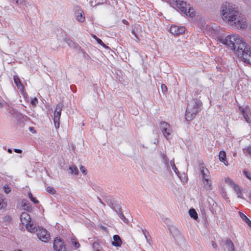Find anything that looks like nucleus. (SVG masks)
Returning a JSON list of instances; mask_svg holds the SVG:
<instances>
[{
    "label": "nucleus",
    "instance_id": "f257e3e1",
    "mask_svg": "<svg viewBox=\"0 0 251 251\" xmlns=\"http://www.w3.org/2000/svg\"><path fill=\"white\" fill-rule=\"evenodd\" d=\"M223 20L228 25L232 21L237 20L239 15L238 8L234 4L226 2H224L221 8Z\"/></svg>",
    "mask_w": 251,
    "mask_h": 251
},
{
    "label": "nucleus",
    "instance_id": "f03ea898",
    "mask_svg": "<svg viewBox=\"0 0 251 251\" xmlns=\"http://www.w3.org/2000/svg\"><path fill=\"white\" fill-rule=\"evenodd\" d=\"M221 42L227 48L231 49L235 54V52H237V50L245 48L246 44L243 39L238 34L227 35L225 38L221 39Z\"/></svg>",
    "mask_w": 251,
    "mask_h": 251
},
{
    "label": "nucleus",
    "instance_id": "7ed1b4c3",
    "mask_svg": "<svg viewBox=\"0 0 251 251\" xmlns=\"http://www.w3.org/2000/svg\"><path fill=\"white\" fill-rule=\"evenodd\" d=\"M201 106V102L198 100L192 99L188 101L185 112V118L191 121L197 115Z\"/></svg>",
    "mask_w": 251,
    "mask_h": 251
},
{
    "label": "nucleus",
    "instance_id": "20e7f679",
    "mask_svg": "<svg viewBox=\"0 0 251 251\" xmlns=\"http://www.w3.org/2000/svg\"><path fill=\"white\" fill-rule=\"evenodd\" d=\"M21 222L25 226L26 230L31 232H35V225L31 221V218L29 214L26 212L22 213L20 217Z\"/></svg>",
    "mask_w": 251,
    "mask_h": 251
},
{
    "label": "nucleus",
    "instance_id": "39448f33",
    "mask_svg": "<svg viewBox=\"0 0 251 251\" xmlns=\"http://www.w3.org/2000/svg\"><path fill=\"white\" fill-rule=\"evenodd\" d=\"M235 54L244 62L246 63L251 64V50L247 47L245 44V48L240 50H237Z\"/></svg>",
    "mask_w": 251,
    "mask_h": 251
},
{
    "label": "nucleus",
    "instance_id": "423d86ee",
    "mask_svg": "<svg viewBox=\"0 0 251 251\" xmlns=\"http://www.w3.org/2000/svg\"><path fill=\"white\" fill-rule=\"evenodd\" d=\"M237 17V20L232 21L229 25L232 26L237 29H245L248 26L247 20L244 18Z\"/></svg>",
    "mask_w": 251,
    "mask_h": 251
},
{
    "label": "nucleus",
    "instance_id": "0eeeda50",
    "mask_svg": "<svg viewBox=\"0 0 251 251\" xmlns=\"http://www.w3.org/2000/svg\"><path fill=\"white\" fill-rule=\"evenodd\" d=\"M35 232L39 240L44 242H48L50 239V234L48 231L43 228H35Z\"/></svg>",
    "mask_w": 251,
    "mask_h": 251
},
{
    "label": "nucleus",
    "instance_id": "6e6552de",
    "mask_svg": "<svg viewBox=\"0 0 251 251\" xmlns=\"http://www.w3.org/2000/svg\"><path fill=\"white\" fill-rule=\"evenodd\" d=\"M224 181L226 184L230 186V187L234 189L238 198H243L242 191L240 189V187L237 184H236L231 178L228 177H226L224 179Z\"/></svg>",
    "mask_w": 251,
    "mask_h": 251
},
{
    "label": "nucleus",
    "instance_id": "1a4fd4ad",
    "mask_svg": "<svg viewBox=\"0 0 251 251\" xmlns=\"http://www.w3.org/2000/svg\"><path fill=\"white\" fill-rule=\"evenodd\" d=\"M171 3L173 6H175L184 13H186V10L189 5L182 0H172Z\"/></svg>",
    "mask_w": 251,
    "mask_h": 251
},
{
    "label": "nucleus",
    "instance_id": "9d476101",
    "mask_svg": "<svg viewBox=\"0 0 251 251\" xmlns=\"http://www.w3.org/2000/svg\"><path fill=\"white\" fill-rule=\"evenodd\" d=\"M62 111V106L58 104L55 109L54 113L53 121L55 128L56 129L59 127V120Z\"/></svg>",
    "mask_w": 251,
    "mask_h": 251
},
{
    "label": "nucleus",
    "instance_id": "9b49d317",
    "mask_svg": "<svg viewBox=\"0 0 251 251\" xmlns=\"http://www.w3.org/2000/svg\"><path fill=\"white\" fill-rule=\"evenodd\" d=\"M53 248L56 251H66L64 242L60 238H56L53 243Z\"/></svg>",
    "mask_w": 251,
    "mask_h": 251
},
{
    "label": "nucleus",
    "instance_id": "f8f14e48",
    "mask_svg": "<svg viewBox=\"0 0 251 251\" xmlns=\"http://www.w3.org/2000/svg\"><path fill=\"white\" fill-rule=\"evenodd\" d=\"M161 130L164 136L168 138L172 132V129L170 126L165 122H161Z\"/></svg>",
    "mask_w": 251,
    "mask_h": 251
},
{
    "label": "nucleus",
    "instance_id": "ddd939ff",
    "mask_svg": "<svg viewBox=\"0 0 251 251\" xmlns=\"http://www.w3.org/2000/svg\"><path fill=\"white\" fill-rule=\"evenodd\" d=\"M170 232L175 239L176 240V242L178 244V240L184 242V240L183 238L180 234V232L175 227H172L170 228Z\"/></svg>",
    "mask_w": 251,
    "mask_h": 251
},
{
    "label": "nucleus",
    "instance_id": "4468645a",
    "mask_svg": "<svg viewBox=\"0 0 251 251\" xmlns=\"http://www.w3.org/2000/svg\"><path fill=\"white\" fill-rule=\"evenodd\" d=\"M170 32L174 35H179L185 32L184 28L178 27L176 25H172L170 29Z\"/></svg>",
    "mask_w": 251,
    "mask_h": 251
},
{
    "label": "nucleus",
    "instance_id": "2eb2a0df",
    "mask_svg": "<svg viewBox=\"0 0 251 251\" xmlns=\"http://www.w3.org/2000/svg\"><path fill=\"white\" fill-rule=\"evenodd\" d=\"M240 109L241 111L242 112L244 117L245 120L249 123H251V120L250 119V117L251 115V113L250 111L248 109H243V108L240 107Z\"/></svg>",
    "mask_w": 251,
    "mask_h": 251
},
{
    "label": "nucleus",
    "instance_id": "dca6fc26",
    "mask_svg": "<svg viewBox=\"0 0 251 251\" xmlns=\"http://www.w3.org/2000/svg\"><path fill=\"white\" fill-rule=\"evenodd\" d=\"M14 83L17 86L18 89L22 92L23 93L24 91V88L19 77L17 75L14 76Z\"/></svg>",
    "mask_w": 251,
    "mask_h": 251
},
{
    "label": "nucleus",
    "instance_id": "f3484780",
    "mask_svg": "<svg viewBox=\"0 0 251 251\" xmlns=\"http://www.w3.org/2000/svg\"><path fill=\"white\" fill-rule=\"evenodd\" d=\"M224 246L228 251H235L233 243L230 239L226 240Z\"/></svg>",
    "mask_w": 251,
    "mask_h": 251
},
{
    "label": "nucleus",
    "instance_id": "a211bd4d",
    "mask_svg": "<svg viewBox=\"0 0 251 251\" xmlns=\"http://www.w3.org/2000/svg\"><path fill=\"white\" fill-rule=\"evenodd\" d=\"M76 20L79 22H83L85 20V17L83 15V12L82 10H78L75 13Z\"/></svg>",
    "mask_w": 251,
    "mask_h": 251
},
{
    "label": "nucleus",
    "instance_id": "6ab92c4d",
    "mask_svg": "<svg viewBox=\"0 0 251 251\" xmlns=\"http://www.w3.org/2000/svg\"><path fill=\"white\" fill-rule=\"evenodd\" d=\"M113 241L112 242V245L115 247H120L122 244V240L118 235H115L113 237Z\"/></svg>",
    "mask_w": 251,
    "mask_h": 251
},
{
    "label": "nucleus",
    "instance_id": "aec40b11",
    "mask_svg": "<svg viewBox=\"0 0 251 251\" xmlns=\"http://www.w3.org/2000/svg\"><path fill=\"white\" fill-rule=\"evenodd\" d=\"M201 173L202 174V179L203 182L205 187L208 188L210 187V182L209 181L208 176H206L204 174V171L203 169L201 170Z\"/></svg>",
    "mask_w": 251,
    "mask_h": 251
},
{
    "label": "nucleus",
    "instance_id": "412c9836",
    "mask_svg": "<svg viewBox=\"0 0 251 251\" xmlns=\"http://www.w3.org/2000/svg\"><path fill=\"white\" fill-rule=\"evenodd\" d=\"M7 204V200L3 196L0 195V210L4 209Z\"/></svg>",
    "mask_w": 251,
    "mask_h": 251
},
{
    "label": "nucleus",
    "instance_id": "4be33fe9",
    "mask_svg": "<svg viewBox=\"0 0 251 251\" xmlns=\"http://www.w3.org/2000/svg\"><path fill=\"white\" fill-rule=\"evenodd\" d=\"M221 162H222L225 166L228 165V162L226 158V153L224 151H221Z\"/></svg>",
    "mask_w": 251,
    "mask_h": 251
},
{
    "label": "nucleus",
    "instance_id": "5701e85b",
    "mask_svg": "<svg viewBox=\"0 0 251 251\" xmlns=\"http://www.w3.org/2000/svg\"><path fill=\"white\" fill-rule=\"evenodd\" d=\"M184 14L190 17H193L195 15V11L193 8L190 7V5H189L186 10V13Z\"/></svg>",
    "mask_w": 251,
    "mask_h": 251
},
{
    "label": "nucleus",
    "instance_id": "b1692460",
    "mask_svg": "<svg viewBox=\"0 0 251 251\" xmlns=\"http://www.w3.org/2000/svg\"><path fill=\"white\" fill-rule=\"evenodd\" d=\"M189 214L190 216L194 220H197L198 218V214L196 211L193 208L190 209L189 210Z\"/></svg>",
    "mask_w": 251,
    "mask_h": 251
},
{
    "label": "nucleus",
    "instance_id": "393cba45",
    "mask_svg": "<svg viewBox=\"0 0 251 251\" xmlns=\"http://www.w3.org/2000/svg\"><path fill=\"white\" fill-rule=\"evenodd\" d=\"M93 248L94 251H104L98 242H94L93 244Z\"/></svg>",
    "mask_w": 251,
    "mask_h": 251
},
{
    "label": "nucleus",
    "instance_id": "a878e982",
    "mask_svg": "<svg viewBox=\"0 0 251 251\" xmlns=\"http://www.w3.org/2000/svg\"><path fill=\"white\" fill-rule=\"evenodd\" d=\"M69 170L70 171V173L74 175H76L78 174V170L77 167L75 166H70L69 167Z\"/></svg>",
    "mask_w": 251,
    "mask_h": 251
},
{
    "label": "nucleus",
    "instance_id": "bb28decb",
    "mask_svg": "<svg viewBox=\"0 0 251 251\" xmlns=\"http://www.w3.org/2000/svg\"><path fill=\"white\" fill-rule=\"evenodd\" d=\"M13 2L17 5H24L25 7H27L28 3L26 2L25 0H12Z\"/></svg>",
    "mask_w": 251,
    "mask_h": 251
},
{
    "label": "nucleus",
    "instance_id": "cd10ccee",
    "mask_svg": "<svg viewBox=\"0 0 251 251\" xmlns=\"http://www.w3.org/2000/svg\"><path fill=\"white\" fill-rule=\"evenodd\" d=\"M72 244L75 249H77L80 247L79 243L75 239L71 240Z\"/></svg>",
    "mask_w": 251,
    "mask_h": 251
},
{
    "label": "nucleus",
    "instance_id": "c85d7f7f",
    "mask_svg": "<svg viewBox=\"0 0 251 251\" xmlns=\"http://www.w3.org/2000/svg\"><path fill=\"white\" fill-rule=\"evenodd\" d=\"M47 192L50 194L53 195L56 193V190L52 187L48 186L46 189Z\"/></svg>",
    "mask_w": 251,
    "mask_h": 251
},
{
    "label": "nucleus",
    "instance_id": "c756f323",
    "mask_svg": "<svg viewBox=\"0 0 251 251\" xmlns=\"http://www.w3.org/2000/svg\"><path fill=\"white\" fill-rule=\"evenodd\" d=\"M170 164L172 166V169L174 171V172L177 174L178 173V170L176 168L175 164V161L174 159L171 160L170 161Z\"/></svg>",
    "mask_w": 251,
    "mask_h": 251
},
{
    "label": "nucleus",
    "instance_id": "7c9ffc66",
    "mask_svg": "<svg viewBox=\"0 0 251 251\" xmlns=\"http://www.w3.org/2000/svg\"><path fill=\"white\" fill-rule=\"evenodd\" d=\"M28 196L30 200L34 203H38L39 202L38 201L33 197L32 194L30 192L28 193Z\"/></svg>",
    "mask_w": 251,
    "mask_h": 251
},
{
    "label": "nucleus",
    "instance_id": "2f4dec72",
    "mask_svg": "<svg viewBox=\"0 0 251 251\" xmlns=\"http://www.w3.org/2000/svg\"><path fill=\"white\" fill-rule=\"evenodd\" d=\"M3 190L6 194H8L11 191V188L8 185H5L3 186Z\"/></svg>",
    "mask_w": 251,
    "mask_h": 251
},
{
    "label": "nucleus",
    "instance_id": "473e14b6",
    "mask_svg": "<svg viewBox=\"0 0 251 251\" xmlns=\"http://www.w3.org/2000/svg\"><path fill=\"white\" fill-rule=\"evenodd\" d=\"M93 37L96 40L98 43H99V44L101 45L102 46L105 47V45L104 44L103 42L100 39L97 38L96 36H94Z\"/></svg>",
    "mask_w": 251,
    "mask_h": 251
},
{
    "label": "nucleus",
    "instance_id": "72a5a7b5",
    "mask_svg": "<svg viewBox=\"0 0 251 251\" xmlns=\"http://www.w3.org/2000/svg\"><path fill=\"white\" fill-rule=\"evenodd\" d=\"M118 213V214L119 215V216H120V217L125 222V223H126L127 222V220L125 218V217L124 216V215L121 213L120 212H117Z\"/></svg>",
    "mask_w": 251,
    "mask_h": 251
},
{
    "label": "nucleus",
    "instance_id": "f704fd0d",
    "mask_svg": "<svg viewBox=\"0 0 251 251\" xmlns=\"http://www.w3.org/2000/svg\"><path fill=\"white\" fill-rule=\"evenodd\" d=\"M80 170L84 175H86L87 174V171L84 167L82 166H80Z\"/></svg>",
    "mask_w": 251,
    "mask_h": 251
},
{
    "label": "nucleus",
    "instance_id": "c9c22d12",
    "mask_svg": "<svg viewBox=\"0 0 251 251\" xmlns=\"http://www.w3.org/2000/svg\"><path fill=\"white\" fill-rule=\"evenodd\" d=\"M239 215H240V216L241 217V218L244 221H245L248 219L247 217L244 213H243L241 212H239Z\"/></svg>",
    "mask_w": 251,
    "mask_h": 251
},
{
    "label": "nucleus",
    "instance_id": "e433bc0d",
    "mask_svg": "<svg viewBox=\"0 0 251 251\" xmlns=\"http://www.w3.org/2000/svg\"><path fill=\"white\" fill-rule=\"evenodd\" d=\"M243 173L245 175V176L250 180H251V176H250V174L247 172V171L244 170L243 171Z\"/></svg>",
    "mask_w": 251,
    "mask_h": 251
},
{
    "label": "nucleus",
    "instance_id": "4c0bfd02",
    "mask_svg": "<svg viewBox=\"0 0 251 251\" xmlns=\"http://www.w3.org/2000/svg\"><path fill=\"white\" fill-rule=\"evenodd\" d=\"M222 193L221 195L224 199L225 200H228V198L227 196V195L226 194V192L224 191L223 190H222Z\"/></svg>",
    "mask_w": 251,
    "mask_h": 251
},
{
    "label": "nucleus",
    "instance_id": "58836bf2",
    "mask_svg": "<svg viewBox=\"0 0 251 251\" xmlns=\"http://www.w3.org/2000/svg\"><path fill=\"white\" fill-rule=\"evenodd\" d=\"M38 102V100L36 98H35L34 99H33L32 100H31V103L32 104V105H33V106H35L36 105V103H37Z\"/></svg>",
    "mask_w": 251,
    "mask_h": 251
},
{
    "label": "nucleus",
    "instance_id": "ea45409f",
    "mask_svg": "<svg viewBox=\"0 0 251 251\" xmlns=\"http://www.w3.org/2000/svg\"><path fill=\"white\" fill-rule=\"evenodd\" d=\"M248 226L251 228V221L248 218L245 221Z\"/></svg>",
    "mask_w": 251,
    "mask_h": 251
},
{
    "label": "nucleus",
    "instance_id": "a19ab883",
    "mask_svg": "<svg viewBox=\"0 0 251 251\" xmlns=\"http://www.w3.org/2000/svg\"><path fill=\"white\" fill-rule=\"evenodd\" d=\"M29 130L30 132H32L33 133H36V131L34 130L33 127H29Z\"/></svg>",
    "mask_w": 251,
    "mask_h": 251
},
{
    "label": "nucleus",
    "instance_id": "79ce46f5",
    "mask_svg": "<svg viewBox=\"0 0 251 251\" xmlns=\"http://www.w3.org/2000/svg\"><path fill=\"white\" fill-rule=\"evenodd\" d=\"M14 151L16 153H22V151L20 149H15L14 150Z\"/></svg>",
    "mask_w": 251,
    "mask_h": 251
},
{
    "label": "nucleus",
    "instance_id": "37998d69",
    "mask_svg": "<svg viewBox=\"0 0 251 251\" xmlns=\"http://www.w3.org/2000/svg\"><path fill=\"white\" fill-rule=\"evenodd\" d=\"M212 246L213 247V249H216L217 247V245L213 241L211 243Z\"/></svg>",
    "mask_w": 251,
    "mask_h": 251
},
{
    "label": "nucleus",
    "instance_id": "c03bdc74",
    "mask_svg": "<svg viewBox=\"0 0 251 251\" xmlns=\"http://www.w3.org/2000/svg\"><path fill=\"white\" fill-rule=\"evenodd\" d=\"M248 153L250 154V155L251 156V147H249L247 149Z\"/></svg>",
    "mask_w": 251,
    "mask_h": 251
},
{
    "label": "nucleus",
    "instance_id": "a18cd8bd",
    "mask_svg": "<svg viewBox=\"0 0 251 251\" xmlns=\"http://www.w3.org/2000/svg\"><path fill=\"white\" fill-rule=\"evenodd\" d=\"M163 87H164L165 89H167L166 86L164 84H162V85H161V88L162 89H163Z\"/></svg>",
    "mask_w": 251,
    "mask_h": 251
},
{
    "label": "nucleus",
    "instance_id": "49530a36",
    "mask_svg": "<svg viewBox=\"0 0 251 251\" xmlns=\"http://www.w3.org/2000/svg\"><path fill=\"white\" fill-rule=\"evenodd\" d=\"M7 151H8V152L9 153H11L12 152V150H11V149H8V150H7Z\"/></svg>",
    "mask_w": 251,
    "mask_h": 251
},
{
    "label": "nucleus",
    "instance_id": "de8ad7c7",
    "mask_svg": "<svg viewBox=\"0 0 251 251\" xmlns=\"http://www.w3.org/2000/svg\"><path fill=\"white\" fill-rule=\"evenodd\" d=\"M3 106V103L1 102H0V107H2Z\"/></svg>",
    "mask_w": 251,
    "mask_h": 251
},
{
    "label": "nucleus",
    "instance_id": "09e8293b",
    "mask_svg": "<svg viewBox=\"0 0 251 251\" xmlns=\"http://www.w3.org/2000/svg\"><path fill=\"white\" fill-rule=\"evenodd\" d=\"M250 199L251 200V196H250Z\"/></svg>",
    "mask_w": 251,
    "mask_h": 251
}]
</instances>
